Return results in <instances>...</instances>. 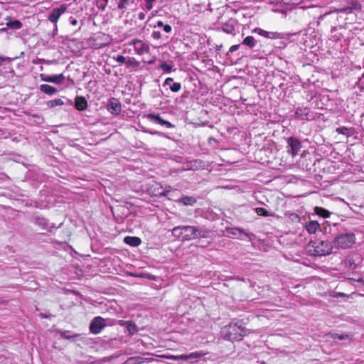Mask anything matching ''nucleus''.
Listing matches in <instances>:
<instances>
[{"instance_id": "11", "label": "nucleus", "mask_w": 364, "mask_h": 364, "mask_svg": "<svg viewBox=\"0 0 364 364\" xmlns=\"http://www.w3.org/2000/svg\"><path fill=\"white\" fill-rule=\"evenodd\" d=\"M67 10V7L65 5H61L59 8H55L52 10L49 14L48 19L53 23H56L60 16L64 14Z\"/></svg>"}, {"instance_id": "27", "label": "nucleus", "mask_w": 364, "mask_h": 364, "mask_svg": "<svg viewBox=\"0 0 364 364\" xmlns=\"http://www.w3.org/2000/svg\"><path fill=\"white\" fill-rule=\"evenodd\" d=\"M242 44L248 46L249 48H253L255 46L256 41L253 36H249L244 38Z\"/></svg>"}, {"instance_id": "43", "label": "nucleus", "mask_w": 364, "mask_h": 364, "mask_svg": "<svg viewBox=\"0 0 364 364\" xmlns=\"http://www.w3.org/2000/svg\"><path fill=\"white\" fill-rule=\"evenodd\" d=\"M46 63L49 64L51 63V61L46 60L45 59H43V58H36L32 60L33 64H39V63Z\"/></svg>"}, {"instance_id": "6", "label": "nucleus", "mask_w": 364, "mask_h": 364, "mask_svg": "<svg viewBox=\"0 0 364 364\" xmlns=\"http://www.w3.org/2000/svg\"><path fill=\"white\" fill-rule=\"evenodd\" d=\"M287 142L288 144L287 152L291 154L292 156H296L301 148V144L299 140L295 137L290 136L287 138Z\"/></svg>"}, {"instance_id": "2", "label": "nucleus", "mask_w": 364, "mask_h": 364, "mask_svg": "<svg viewBox=\"0 0 364 364\" xmlns=\"http://www.w3.org/2000/svg\"><path fill=\"white\" fill-rule=\"evenodd\" d=\"M222 333L226 340L239 341L246 334V329L237 323H230L223 328Z\"/></svg>"}, {"instance_id": "33", "label": "nucleus", "mask_w": 364, "mask_h": 364, "mask_svg": "<svg viewBox=\"0 0 364 364\" xmlns=\"http://www.w3.org/2000/svg\"><path fill=\"white\" fill-rule=\"evenodd\" d=\"M60 334L61 338H65L68 340H70V339H72V338L79 336L78 334H72L71 332L69 331H60Z\"/></svg>"}, {"instance_id": "55", "label": "nucleus", "mask_w": 364, "mask_h": 364, "mask_svg": "<svg viewBox=\"0 0 364 364\" xmlns=\"http://www.w3.org/2000/svg\"><path fill=\"white\" fill-rule=\"evenodd\" d=\"M356 281H357V282L360 283L363 285H364V278L360 277V278L358 279Z\"/></svg>"}, {"instance_id": "3", "label": "nucleus", "mask_w": 364, "mask_h": 364, "mask_svg": "<svg viewBox=\"0 0 364 364\" xmlns=\"http://www.w3.org/2000/svg\"><path fill=\"white\" fill-rule=\"evenodd\" d=\"M210 232L205 228L184 225L183 241H189L197 238H207L210 237Z\"/></svg>"}, {"instance_id": "32", "label": "nucleus", "mask_w": 364, "mask_h": 364, "mask_svg": "<svg viewBox=\"0 0 364 364\" xmlns=\"http://www.w3.org/2000/svg\"><path fill=\"white\" fill-rule=\"evenodd\" d=\"M156 27L162 28L166 33H170L172 31V27L169 24L165 25L161 21H157L156 25L154 26V28Z\"/></svg>"}, {"instance_id": "37", "label": "nucleus", "mask_w": 364, "mask_h": 364, "mask_svg": "<svg viewBox=\"0 0 364 364\" xmlns=\"http://www.w3.org/2000/svg\"><path fill=\"white\" fill-rule=\"evenodd\" d=\"M359 9L358 8V4L357 2H355V1H353V2L351 3V6H350L344 8V9H342V11L346 12V13H350L353 9Z\"/></svg>"}, {"instance_id": "50", "label": "nucleus", "mask_w": 364, "mask_h": 364, "mask_svg": "<svg viewBox=\"0 0 364 364\" xmlns=\"http://www.w3.org/2000/svg\"><path fill=\"white\" fill-rule=\"evenodd\" d=\"M240 44L233 45L230 48L229 51L232 53L236 51L240 48Z\"/></svg>"}, {"instance_id": "60", "label": "nucleus", "mask_w": 364, "mask_h": 364, "mask_svg": "<svg viewBox=\"0 0 364 364\" xmlns=\"http://www.w3.org/2000/svg\"><path fill=\"white\" fill-rule=\"evenodd\" d=\"M363 78H364V73L362 74V75H361V77H360V80L361 79H363Z\"/></svg>"}, {"instance_id": "22", "label": "nucleus", "mask_w": 364, "mask_h": 364, "mask_svg": "<svg viewBox=\"0 0 364 364\" xmlns=\"http://www.w3.org/2000/svg\"><path fill=\"white\" fill-rule=\"evenodd\" d=\"M178 203L185 205H193L196 203V199L193 196H184L178 199Z\"/></svg>"}, {"instance_id": "10", "label": "nucleus", "mask_w": 364, "mask_h": 364, "mask_svg": "<svg viewBox=\"0 0 364 364\" xmlns=\"http://www.w3.org/2000/svg\"><path fill=\"white\" fill-rule=\"evenodd\" d=\"M107 110L114 115H118L122 111V105L119 100L112 97L107 105Z\"/></svg>"}, {"instance_id": "51", "label": "nucleus", "mask_w": 364, "mask_h": 364, "mask_svg": "<svg viewBox=\"0 0 364 364\" xmlns=\"http://www.w3.org/2000/svg\"><path fill=\"white\" fill-rule=\"evenodd\" d=\"M128 323V321H124V320H119L118 321V324L122 326H126L127 323Z\"/></svg>"}, {"instance_id": "12", "label": "nucleus", "mask_w": 364, "mask_h": 364, "mask_svg": "<svg viewBox=\"0 0 364 364\" xmlns=\"http://www.w3.org/2000/svg\"><path fill=\"white\" fill-rule=\"evenodd\" d=\"M39 77L42 81L53 82L55 84H61L65 80V76L63 74L47 75L42 73L40 74Z\"/></svg>"}, {"instance_id": "21", "label": "nucleus", "mask_w": 364, "mask_h": 364, "mask_svg": "<svg viewBox=\"0 0 364 364\" xmlns=\"http://www.w3.org/2000/svg\"><path fill=\"white\" fill-rule=\"evenodd\" d=\"M33 222L43 230L48 228V220L43 217H35L33 218Z\"/></svg>"}, {"instance_id": "13", "label": "nucleus", "mask_w": 364, "mask_h": 364, "mask_svg": "<svg viewBox=\"0 0 364 364\" xmlns=\"http://www.w3.org/2000/svg\"><path fill=\"white\" fill-rule=\"evenodd\" d=\"M252 32L257 33L259 35L264 36L267 38L277 39L279 38V33L277 32L266 31L260 28H255Z\"/></svg>"}, {"instance_id": "54", "label": "nucleus", "mask_w": 364, "mask_h": 364, "mask_svg": "<svg viewBox=\"0 0 364 364\" xmlns=\"http://www.w3.org/2000/svg\"><path fill=\"white\" fill-rule=\"evenodd\" d=\"M70 23L73 26H76L77 24V21L75 18H73L70 21Z\"/></svg>"}, {"instance_id": "17", "label": "nucleus", "mask_w": 364, "mask_h": 364, "mask_svg": "<svg viewBox=\"0 0 364 364\" xmlns=\"http://www.w3.org/2000/svg\"><path fill=\"white\" fill-rule=\"evenodd\" d=\"M305 228L309 234H314L320 230V224L316 220H311L306 223Z\"/></svg>"}, {"instance_id": "38", "label": "nucleus", "mask_w": 364, "mask_h": 364, "mask_svg": "<svg viewBox=\"0 0 364 364\" xmlns=\"http://www.w3.org/2000/svg\"><path fill=\"white\" fill-rule=\"evenodd\" d=\"M160 68L165 72V73H170L173 70V66L170 64H168L166 62H164L161 64Z\"/></svg>"}, {"instance_id": "18", "label": "nucleus", "mask_w": 364, "mask_h": 364, "mask_svg": "<svg viewBox=\"0 0 364 364\" xmlns=\"http://www.w3.org/2000/svg\"><path fill=\"white\" fill-rule=\"evenodd\" d=\"M75 105L77 109L82 111L87 108V102L84 97L77 96L75 101Z\"/></svg>"}, {"instance_id": "16", "label": "nucleus", "mask_w": 364, "mask_h": 364, "mask_svg": "<svg viewBox=\"0 0 364 364\" xmlns=\"http://www.w3.org/2000/svg\"><path fill=\"white\" fill-rule=\"evenodd\" d=\"M8 21L6 23V27L11 30H19L22 28V23L17 19L12 20L10 17L6 18Z\"/></svg>"}, {"instance_id": "40", "label": "nucleus", "mask_w": 364, "mask_h": 364, "mask_svg": "<svg viewBox=\"0 0 364 364\" xmlns=\"http://www.w3.org/2000/svg\"><path fill=\"white\" fill-rule=\"evenodd\" d=\"M181 88V85L179 82H173L171 86L170 89L173 92H178Z\"/></svg>"}, {"instance_id": "1", "label": "nucleus", "mask_w": 364, "mask_h": 364, "mask_svg": "<svg viewBox=\"0 0 364 364\" xmlns=\"http://www.w3.org/2000/svg\"><path fill=\"white\" fill-rule=\"evenodd\" d=\"M306 251L313 256H326L330 255L333 249L332 242L325 240H311L306 245Z\"/></svg>"}, {"instance_id": "25", "label": "nucleus", "mask_w": 364, "mask_h": 364, "mask_svg": "<svg viewBox=\"0 0 364 364\" xmlns=\"http://www.w3.org/2000/svg\"><path fill=\"white\" fill-rule=\"evenodd\" d=\"M125 328L131 336L134 335L138 331L137 326L132 321H128V323H127Z\"/></svg>"}, {"instance_id": "45", "label": "nucleus", "mask_w": 364, "mask_h": 364, "mask_svg": "<svg viewBox=\"0 0 364 364\" xmlns=\"http://www.w3.org/2000/svg\"><path fill=\"white\" fill-rule=\"evenodd\" d=\"M151 37L154 39H160L162 38V35L160 31H153L151 33Z\"/></svg>"}, {"instance_id": "30", "label": "nucleus", "mask_w": 364, "mask_h": 364, "mask_svg": "<svg viewBox=\"0 0 364 364\" xmlns=\"http://www.w3.org/2000/svg\"><path fill=\"white\" fill-rule=\"evenodd\" d=\"M276 4H282L284 5H297L299 4L302 0H275Z\"/></svg>"}, {"instance_id": "48", "label": "nucleus", "mask_w": 364, "mask_h": 364, "mask_svg": "<svg viewBox=\"0 0 364 364\" xmlns=\"http://www.w3.org/2000/svg\"><path fill=\"white\" fill-rule=\"evenodd\" d=\"M342 37V35L341 33L339 34H335V35H332L331 36V39L333 41H339Z\"/></svg>"}, {"instance_id": "8", "label": "nucleus", "mask_w": 364, "mask_h": 364, "mask_svg": "<svg viewBox=\"0 0 364 364\" xmlns=\"http://www.w3.org/2000/svg\"><path fill=\"white\" fill-rule=\"evenodd\" d=\"M147 119L166 128H173L175 126L167 120L162 119L159 114L149 113L146 115Z\"/></svg>"}, {"instance_id": "46", "label": "nucleus", "mask_w": 364, "mask_h": 364, "mask_svg": "<svg viewBox=\"0 0 364 364\" xmlns=\"http://www.w3.org/2000/svg\"><path fill=\"white\" fill-rule=\"evenodd\" d=\"M145 132L149 133V134H152V135H158V136H162L164 135L163 133H161L160 132H157V131L146 130V131H145Z\"/></svg>"}, {"instance_id": "52", "label": "nucleus", "mask_w": 364, "mask_h": 364, "mask_svg": "<svg viewBox=\"0 0 364 364\" xmlns=\"http://www.w3.org/2000/svg\"><path fill=\"white\" fill-rule=\"evenodd\" d=\"M338 296H347V295L345 293H341V292L336 293L333 295V297H338Z\"/></svg>"}, {"instance_id": "19", "label": "nucleus", "mask_w": 364, "mask_h": 364, "mask_svg": "<svg viewBox=\"0 0 364 364\" xmlns=\"http://www.w3.org/2000/svg\"><path fill=\"white\" fill-rule=\"evenodd\" d=\"M124 242L132 247H138L141 241L138 237L127 236L124 239Z\"/></svg>"}, {"instance_id": "41", "label": "nucleus", "mask_w": 364, "mask_h": 364, "mask_svg": "<svg viewBox=\"0 0 364 364\" xmlns=\"http://www.w3.org/2000/svg\"><path fill=\"white\" fill-rule=\"evenodd\" d=\"M332 338L333 339L344 340V339L348 338L349 336L348 334H345V333H343V334L333 333V334H332Z\"/></svg>"}, {"instance_id": "15", "label": "nucleus", "mask_w": 364, "mask_h": 364, "mask_svg": "<svg viewBox=\"0 0 364 364\" xmlns=\"http://www.w3.org/2000/svg\"><path fill=\"white\" fill-rule=\"evenodd\" d=\"M295 114L298 119L301 120H309L311 117L309 115V110L307 107H298L296 109Z\"/></svg>"}, {"instance_id": "31", "label": "nucleus", "mask_w": 364, "mask_h": 364, "mask_svg": "<svg viewBox=\"0 0 364 364\" xmlns=\"http://www.w3.org/2000/svg\"><path fill=\"white\" fill-rule=\"evenodd\" d=\"M345 265L350 269H355L357 267V264L353 257H347L345 260Z\"/></svg>"}, {"instance_id": "61", "label": "nucleus", "mask_w": 364, "mask_h": 364, "mask_svg": "<svg viewBox=\"0 0 364 364\" xmlns=\"http://www.w3.org/2000/svg\"><path fill=\"white\" fill-rule=\"evenodd\" d=\"M40 70H41V71L43 70V67L42 65L40 67Z\"/></svg>"}, {"instance_id": "58", "label": "nucleus", "mask_w": 364, "mask_h": 364, "mask_svg": "<svg viewBox=\"0 0 364 364\" xmlns=\"http://www.w3.org/2000/svg\"><path fill=\"white\" fill-rule=\"evenodd\" d=\"M9 28H3L0 29V32H6Z\"/></svg>"}, {"instance_id": "28", "label": "nucleus", "mask_w": 364, "mask_h": 364, "mask_svg": "<svg viewBox=\"0 0 364 364\" xmlns=\"http://www.w3.org/2000/svg\"><path fill=\"white\" fill-rule=\"evenodd\" d=\"M126 65H127V67L136 68V67H139L140 65V62L136 60L133 57H129L127 59Z\"/></svg>"}, {"instance_id": "26", "label": "nucleus", "mask_w": 364, "mask_h": 364, "mask_svg": "<svg viewBox=\"0 0 364 364\" xmlns=\"http://www.w3.org/2000/svg\"><path fill=\"white\" fill-rule=\"evenodd\" d=\"M228 233L230 235H232V236H235V237H238L239 238H241V235L242 234H244L246 236H248V235L247 233H245L244 232V230L242 229H240L239 228H230L229 230H228Z\"/></svg>"}, {"instance_id": "42", "label": "nucleus", "mask_w": 364, "mask_h": 364, "mask_svg": "<svg viewBox=\"0 0 364 364\" xmlns=\"http://www.w3.org/2000/svg\"><path fill=\"white\" fill-rule=\"evenodd\" d=\"M113 59L119 63H126L127 58L123 55H117L116 57H113Z\"/></svg>"}, {"instance_id": "7", "label": "nucleus", "mask_w": 364, "mask_h": 364, "mask_svg": "<svg viewBox=\"0 0 364 364\" xmlns=\"http://www.w3.org/2000/svg\"><path fill=\"white\" fill-rule=\"evenodd\" d=\"M105 326V320L101 316H97L92 320L89 328L91 333L93 334H98L102 331Z\"/></svg>"}, {"instance_id": "29", "label": "nucleus", "mask_w": 364, "mask_h": 364, "mask_svg": "<svg viewBox=\"0 0 364 364\" xmlns=\"http://www.w3.org/2000/svg\"><path fill=\"white\" fill-rule=\"evenodd\" d=\"M143 363V358L141 357H131L129 358L124 364H141Z\"/></svg>"}, {"instance_id": "24", "label": "nucleus", "mask_w": 364, "mask_h": 364, "mask_svg": "<svg viewBox=\"0 0 364 364\" xmlns=\"http://www.w3.org/2000/svg\"><path fill=\"white\" fill-rule=\"evenodd\" d=\"M314 211L318 215L324 218H329L331 213L322 207H315Z\"/></svg>"}, {"instance_id": "4", "label": "nucleus", "mask_w": 364, "mask_h": 364, "mask_svg": "<svg viewBox=\"0 0 364 364\" xmlns=\"http://www.w3.org/2000/svg\"><path fill=\"white\" fill-rule=\"evenodd\" d=\"M355 235L353 232H341L332 241L333 248L347 249L355 243Z\"/></svg>"}, {"instance_id": "36", "label": "nucleus", "mask_w": 364, "mask_h": 364, "mask_svg": "<svg viewBox=\"0 0 364 364\" xmlns=\"http://www.w3.org/2000/svg\"><path fill=\"white\" fill-rule=\"evenodd\" d=\"M255 212L257 213V215H262V216H270L272 215L271 213H269L265 208H255Z\"/></svg>"}, {"instance_id": "5", "label": "nucleus", "mask_w": 364, "mask_h": 364, "mask_svg": "<svg viewBox=\"0 0 364 364\" xmlns=\"http://www.w3.org/2000/svg\"><path fill=\"white\" fill-rule=\"evenodd\" d=\"M206 354H207V352L200 350V351L192 352L188 354H181V355H166V358L169 360H175V361H178V362L189 360L190 363H193L194 361H197L198 359H200L203 356L205 355Z\"/></svg>"}, {"instance_id": "59", "label": "nucleus", "mask_w": 364, "mask_h": 364, "mask_svg": "<svg viewBox=\"0 0 364 364\" xmlns=\"http://www.w3.org/2000/svg\"><path fill=\"white\" fill-rule=\"evenodd\" d=\"M336 30H337L336 27H332L331 31V33H333V32L336 31Z\"/></svg>"}, {"instance_id": "47", "label": "nucleus", "mask_w": 364, "mask_h": 364, "mask_svg": "<svg viewBox=\"0 0 364 364\" xmlns=\"http://www.w3.org/2000/svg\"><path fill=\"white\" fill-rule=\"evenodd\" d=\"M173 78L171 77H168L165 80L164 82V85L166 86V85H169L171 86L173 82Z\"/></svg>"}, {"instance_id": "23", "label": "nucleus", "mask_w": 364, "mask_h": 364, "mask_svg": "<svg viewBox=\"0 0 364 364\" xmlns=\"http://www.w3.org/2000/svg\"><path fill=\"white\" fill-rule=\"evenodd\" d=\"M183 229L184 226H177L173 228L172 229L173 235L183 241Z\"/></svg>"}, {"instance_id": "49", "label": "nucleus", "mask_w": 364, "mask_h": 364, "mask_svg": "<svg viewBox=\"0 0 364 364\" xmlns=\"http://www.w3.org/2000/svg\"><path fill=\"white\" fill-rule=\"evenodd\" d=\"M168 189H166L165 191H162L161 192H159L156 195L157 196H166L167 193H168L170 191V188L171 187L168 186Z\"/></svg>"}, {"instance_id": "56", "label": "nucleus", "mask_w": 364, "mask_h": 364, "mask_svg": "<svg viewBox=\"0 0 364 364\" xmlns=\"http://www.w3.org/2000/svg\"><path fill=\"white\" fill-rule=\"evenodd\" d=\"M328 15L327 13H326L325 14L323 15H321L319 17H318V23H319V20L323 18L325 16H326Z\"/></svg>"}, {"instance_id": "20", "label": "nucleus", "mask_w": 364, "mask_h": 364, "mask_svg": "<svg viewBox=\"0 0 364 364\" xmlns=\"http://www.w3.org/2000/svg\"><path fill=\"white\" fill-rule=\"evenodd\" d=\"M40 90L49 95H54L57 92V89L55 87L47 84L40 85Z\"/></svg>"}, {"instance_id": "14", "label": "nucleus", "mask_w": 364, "mask_h": 364, "mask_svg": "<svg viewBox=\"0 0 364 364\" xmlns=\"http://www.w3.org/2000/svg\"><path fill=\"white\" fill-rule=\"evenodd\" d=\"M235 26V21L230 19L228 21L223 23L222 30L227 33L235 36L236 33Z\"/></svg>"}, {"instance_id": "53", "label": "nucleus", "mask_w": 364, "mask_h": 364, "mask_svg": "<svg viewBox=\"0 0 364 364\" xmlns=\"http://www.w3.org/2000/svg\"><path fill=\"white\" fill-rule=\"evenodd\" d=\"M138 18L140 19V20H144L145 18V14L144 12H140L139 14H138Z\"/></svg>"}, {"instance_id": "34", "label": "nucleus", "mask_w": 364, "mask_h": 364, "mask_svg": "<svg viewBox=\"0 0 364 364\" xmlns=\"http://www.w3.org/2000/svg\"><path fill=\"white\" fill-rule=\"evenodd\" d=\"M336 131L338 133L346 135L348 136H351L353 134L352 129L346 127L337 128Z\"/></svg>"}, {"instance_id": "39", "label": "nucleus", "mask_w": 364, "mask_h": 364, "mask_svg": "<svg viewBox=\"0 0 364 364\" xmlns=\"http://www.w3.org/2000/svg\"><path fill=\"white\" fill-rule=\"evenodd\" d=\"M130 0H119L118 4L119 9H126L129 4Z\"/></svg>"}, {"instance_id": "44", "label": "nucleus", "mask_w": 364, "mask_h": 364, "mask_svg": "<svg viewBox=\"0 0 364 364\" xmlns=\"http://www.w3.org/2000/svg\"><path fill=\"white\" fill-rule=\"evenodd\" d=\"M146 1V8L147 10L150 11L153 9V2L156 0H144Z\"/></svg>"}, {"instance_id": "9", "label": "nucleus", "mask_w": 364, "mask_h": 364, "mask_svg": "<svg viewBox=\"0 0 364 364\" xmlns=\"http://www.w3.org/2000/svg\"><path fill=\"white\" fill-rule=\"evenodd\" d=\"M134 46V50L139 55H143L149 52V46L138 39H134L129 43Z\"/></svg>"}, {"instance_id": "57", "label": "nucleus", "mask_w": 364, "mask_h": 364, "mask_svg": "<svg viewBox=\"0 0 364 364\" xmlns=\"http://www.w3.org/2000/svg\"><path fill=\"white\" fill-rule=\"evenodd\" d=\"M291 216H292V220H294V219H295V218H296V219H299V215H296V214H293Z\"/></svg>"}, {"instance_id": "35", "label": "nucleus", "mask_w": 364, "mask_h": 364, "mask_svg": "<svg viewBox=\"0 0 364 364\" xmlns=\"http://www.w3.org/2000/svg\"><path fill=\"white\" fill-rule=\"evenodd\" d=\"M64 105L63 101L59 98L50 100L48 102V106L49 107H54L55 106H59V105Z\"/></svg>"}]
</instances>
